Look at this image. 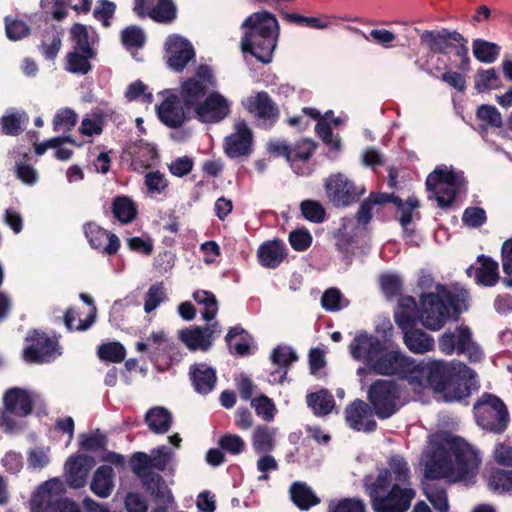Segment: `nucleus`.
<instances>
[{
  "mask_svg": "<svg viewBox=\"0 0 512 512\" xmlns=\"http://www.w3.org/2000/svg\"><path fill=\"white\" fill-rule=\"evenodd\" d=\"M70 33L73 41L72 50H80L85 53L94 51L90 45L89 33L86 26L77 23L71 28Z\"/></svg>",
  "mask_w": 512,
  "mask_h": 512,
  "instance_id": "obj_60",
  "label": "nucleus"
},
{
  "mask_svg": "<svg viewBox=\"0 0 512 512\" xmlns=\"http://www.w3.org/2000/svg\"><path fill=\"white\" fill-rule=\"evenodd\" d=\"M424 493L434 509L439 512L449 511L447 493L443 488L438 487L436 484H426L424 486Z\"/></svg>",
  "mask_w": 512,
  "mask_h": 512,
  "instance_id": "obj_53",
  "label": "nucleus"
},
{
  "mask_svg": "<svg viewBox=\"0 0 512 512\" xmlns=\"http://www.w3.org/2000/svg\"><path fill=\"white\" fill-rule=\"evenodd\" d=\"M160 94L164 97L162 103L157 107L160 121L170 128L182 126L187 120V116L178 95L172 90H164Z\"/></svg>",
  "mask_w": 512,
  "mask_h": 512,
  "instance_id": "obj_19",
  "label": "nucleus"
},
{
  "mask_svg": "<svg viewBox=\"0 0 512 512\" xmlns=\"http://www.w3.org/2000/svg\"><path fill=\"white\" fill-rule=\"evenodd\" d=\"M218 445L223 451L231 455L241 454L246 447L245 441L239 435L230 433L221 436Z\"/></svg>",
  "mask_w": 512,
  "mask_h": 512,
  "instance_id": "obj_63",
  "label": "nucleus"
},
{
  "mask_svg": "<svg viewBox=\"0 0 512 512\" xmlns=\"http://www.w3.org/2000/svg\"><path fill=\"white\" fill-rule=\"evenodd\" d=\"M391 473V485H404L408 482L410 471L407 462L401 456H393L389 461V469Z\"/></svg>",
  "mask_w": 512,
  "mask_h": 512,
  "instance_id": "obj_51",
  "label": "nucleus"
},
{
  "mask_svg": "<svg viewBox=\"0 0 512 512\" xmlns=\"http://www.w3.org/2000/svg\"><path fill=\"white\" fill-rule=\"evenodd\" d=\"M289 493L293 503L301 510H308L320 502L311 487L304 482H294Z\"/></svg>",
  "mask_w": 512,
  "mask_h": 512,
  "instance_id": "obj_38",
  "label": "nucleus"
},
{
  "mask_svg": "<svg viewBox=\"0 0 512 512\" xmlns=\"http://www.w3.org/2000/svg\"><path fill=\"white\" fill-rule=\"evenodd\" d=\"M474 85L478 92L496 89L500 85V78L494 68L479 70L475 76Z\"/></svg>",
  "mask_w": 512,
  "mask_h": 512,
  "instance_id": "obj_56",
  "label": "nucleus"
},
{
  "mask_svg": "<svg viewBox=\"0 0 512 512\" xmlns=\"http://www.w3.org/2000/svg\"><path fill=\"white\" fill-rule=\"evenodd\" d=\"M287 257V248L283 241L274 239L262 243L257 250V259L262 267L275 269Z\"/></svg>",
  "mask_w": 512,
  "mask_h": 512,
  "instance_id": "obj_27",
  "label": "nucleus"
},
{
  "mask_svg": "<svg viewBox=\"0 0 512 512\" xmlns=\"http://www.w3.org/2000/svg\"><path fill=\"white\" fill-rule=\"evenodd\" d=\"M384 345L377 336L361 330L350 342L349 352L354 360L363 362L367 368L371 369Z\"/></svg>",
  "mask_w": 512,
  "mask_h": 512,
  "instance_id": "obj_14",
  "label": "nucleus"
},
{
  "mask_svg": "<svg viewBox=\"0 0 512 512\" xmlns=\"http://www.w3.org/2000/svg\"><path fill=\"white\" fill-rule=\"evenodd\" d=\"M112 212L121 223H131L137 216V207L127 196H118L112 204Z\"/></svg>",
  "mask_w": 512,
  "mask_h": 512,
  "instance_id": "obj_46",
  "label": "nucleus"
},
{
  "mask_svg": "<svg viewBox=\"0 0 512 512\" xmlns=\"http://www.w3.org/2000/svg\"><path fill=\"white\" fill-rule=\"evenodd\" d=\"M477 424L484 430L502 433L508 426L510 417L504 402L492 394H484L474 404Z\"/></svg>",
  "mask_w": 512,
  "mask_h": 512,
  "instance_id": "obj_9",
  "label": "nucleus"
},
{
  "mask_svg": "<svg viewBox=\"0 0 512 512\" xmlns=\"http://www.w3.org/2000/svg\"><path fill=\"white\" fill-rule=\"evenodd\" d=\"M243 107L261 122L265 127L272 126L278 116L279 110L266 92H257L242 101Z\"/></svg>",
  "mask_w": 512,
  "mask_h": 512,
  "instance_id": "obj_15",
  "label": "nucleus"
},
{
  "mask_svg": "<svg viewBox=\"0 0 512 512\" xmlns=\"http://www.w3.org/2000/svg\"><path fill=\"white\" fill-rule=\"evenodd\" d=\"M193 299L202 307L201 315L205 321H211L218 312L216 296L206 290H198L193 293Z\"/></svg>",
  "mask_w": 512,
  "mask_h": 512,
  "instance_id": "obj_48",
  "label": "nucleus"
},
{
  "mask_svg": "<svg viewBox=\"0 0 512 512\" xmlns=\"http://www.w3.org/2000/svg\"><path fill=\"white\" fill-rule=\"evenodd\" d=\"M403 331L404 344L412 353L424 354L434 349L435 342L433 337L423 330L407 328Z\"/></svg>",
  "mask_w": 512,
  "mask_h": 512,
  "instance_id": "obj_33",
  "label": "nucleus"
},
{
  "mask_svg": "<svg viewBox=\"0 0 512 512\" xmlns=\"http://www.w3.org/2000/svg\"><path fill=\"white\" fill-rule=\"evenodd\" d=\"M113 469L110 466H100L93 475L90 489L100 498H107L113 490Z\"/></svg>",
  "mask_w": 512,
  "mask_h": 512,
  "instance_id": "obj_35",
  "label": "nucleus"
},
{
  "mask_svg": "<svg viewBox=\"0 0 512 512\" xmlns=\"http://www.w3.org/2000/svg\"><path fill=\"white\" fill-rule=\"evenodd\" d=\"M216 81L212 70L207 65H200L194 78L188 79L181 85L180 96L187 109H196L204 100L209 88L215 87Z\"/></svg>",
  "mask_w": 512,
  "mask_h": 512,
  "instance_id": "obj_12",
  "label": "nucleus"
},
{
  "mask_svg": "<svg viewBox=\"0 0 512 512\" xmlns=\"http://www.w3.org/2000/svg\"><path fill=\"white\" fill-rule=\"evenodd\" d=\"M349 300L344 297L337 288H329L321 297L323 309L329 312H337L349 306Z\"/></svg>",
  "mask_w": 512,
  "mask_h": 512,
  "instance_id": "obj_50",
  "label": "nucleus"
},
{
  "mask_svg": "<svg viewBox=\"0 0 512 512\" xmlns=\"http://www.w3.org/2000/svg\"><path fill=\"white\" fill-rule=\"evenodd\" d=\"M251 406L254 407L256 414L265 421H272L277 412L272 400L265 395L252 399Z\"/></svg>",
  "mask_w": 512,
  "mask_h": 512,
  "instance_id": "obj_61",
  "label": "nucleus"
},
{
  "mask_svg": "<svg viewBox=\"0 0 512 512\" xmlns=\"http://www.w3.org/2000/svg\"><path fill=\"white\" fill-rule=\"evenodd\" d=\"M221 334V326L218 322L204 327L194 326L179 332L180 340L191 351H207L212 346L215 335Z\"/></svg>",
  "mask_w": 512,
  "mask_h": 512,
  "instance_id": "obj_16",
  "label": "nucleus"
},
{
  "mask_svg": "<svg viewBox=\"0 0 512 512\" xmlns=\"http://www.w3.org/2000/svg\"><path fill=\"white\" fill-rule=\"evenodd\" d=\"M490 490L497 493L512 492V470H495L488 477Z\"/></svg>",
  "mask_w": 512,
  "mask_h": 512,
  "instance_id": "obj_52",
  "label": "nucleus"
},
{
  "mask_svg": "<svg viewBox=\"0 0 512 512\" xmlns=\"http://www.w3.org/2000/svg\"><path fill=\"white\" fill-rule=\"evenodd\" d=\"M95 465L93 457L88 455L71 456L65 464L66 481L70 487H84L87 476Z\"/></svg>",
  "mask_w": 512,
  "mask_h": 512,
  "instance_id": "obj_25",
  "label": "nucleus"
},
{
  "mask_svg": "<svg viewBox=\"0 0 512 512\" xmlns=\"http://www.w3.org/2000/svg\"><path fill=\"white\" fill-rule=\"evenodd\" d=\"M231 103L222 94H209L200 105L196 106L195 116L203 123H217L230 113Z\"/></svg>",
  "mask_w": 512,
  "mask_h": 512,
  "instance_id": "obj_17",
  "label": "nucleus"
},
{
  "mask_svg": "<svg viewBox=\"0 0 512 512\" xmlns=\"http://www.w3.org/2000/svg\"><path fill=\"white\" fill-rule=\"evenodd\" d=\"M56 485L57 481L50 480L39 487L31 500V512H55L56 504L60 500L52 493Z\"/></svg>",
  "mask_w": 512,
  "mask_h": 512,
  "instance_id": "obj_30",
  "label": "nucleus"
},
{
  "mask_svg": "<svg viewBox=\"0 0 512 512\" xmlns=\"http://www.w3.org/2000/svg\"><path fill=\"white\" fill-rule=\"evenodd\" d=\"M4 410L0 414V426L7 432H14L20 428L14 417L23 418L32 412L33 394L21 388L8 389L3 397Z\"/></svg>",
  "mask_w": 512,
  "mask_h": 512,
  "instance_id": "obj_10",
  "label": "nucleus"
},
{
  "mask_svg": "<svg viewBox=\"0 0 512 512\" xmlns=\"http://www.w3.org/2000/svg\"><path fill=\"white\" fill-rule=\"evenodd\" d=\"M166 299V292L163 283H155L150 286L144 303V311L151 313Z\"/></svg>",
  "mask_w": 512,
  "mask_h": 512,
  "instance_id": "obj_59",
  "label": "nucleus"
},
{
  "mask_svg": "<svg viewBox=\"0 0 512 512\" xmlns=\"http://www.w3.org/2000/svg\"><path fill=\"white\" fill-rule=\"evenodd\" d=\"M77 123V114L70 108L57 111L53 119V128L58 132H69Z\"/></svg>",
  "mask_w": 512,
  "mask_h": 512,
  "instance_id": "obj_57",
  "label": "nucleus"
},
{
  "mask_svg": "<svg viewBox=\"0 0 512 512\" xmlns=\"http://www.w3.org/2000/svg\"><path fill=\"white\" fill-rule=\"evenodd\" d=\"M367 398L380 419L391 417L405 403L403 387L393 380L378 379L373 382Z\"/></svg>",
  "mask_w": 512,
  "mask_h": 512,
  "instance_id": "obj_8",
  "label": "nucleus"
},
{
  "mask_svg": "<svg viewBox=\"0 0 512 512\" xmlns=\"http://www.w3.org/2000/svg\"><path fill=\"white\" fill-rule=\"evenodd\" d=\"M151 455H148L144 452H136L133 454L131 458V468L132 471L140 478L143 479V484L147 487L145 484V481H152V477H157V474L149 473L145 475V471L149 468H151ZM158 477H160L158 475Z\"/></svg>",
  "mask_w": 512,
  "mask_h": 512,
  "instance_id": "obj_54",
  "label": "nucleus"
},
{
  "mask_svg": "<svg viewBox=\"0 0 512 512\" xmlns=\"http://www.w3.org/2000/svg\"><path fill=\"white\" fill-rule=\"evenodd\" d=\"M325 190L329 201L336 207H347L365 193L363 186L357 187L342 173L330 175L325 181Z\"/></svg>",
  "mask_w": 512,
  "mask_h": 512,
  "instance_id": "obj_13",
  "label": "nucleus"
},
{
  "mask_svg": "<svg viewBox=\"0 0 512 512\" xmlns=\"http://www.w3.org/2000/svg\"><path fill=\"white\" fill-rule=\"evenodd\" d=\"M144 183L147 189V194L151 197L161 195L168 186L165 176L159 171L147 173L144 177Z\"/></svg>",
  "mask_w": 512,
  "mask_h": 512,
  "instance_id": "obj_58",
  "label": "nucleus"
},
{
  "mask_svg": "<svg viewBox=\"0 0 512 512\" xmlns=\"http://www.w3.org/2000/svg\"><path fill=\"white\" fill-rule=\"evenodd\" d=\"M480 266L475 268V280L487 287L494 286L499 280L498 263L490 258L481 256Z\"/></svg>",
  "mask_w": 512,
  "mask_h": 512,
  "instance_id": "obj_42",
  "label": "nucleus"
},
{
  "mask_svg": "<svg viewBox=\"0 0 512 512\" xmlns=\"http://www.w3.org/2000/svg\"><path fill=\"white\" fill-rule=\"evenodd\" d=\"M125 98L131 102L141 100L144 103H152L153 95L147 91V86L140 80L134 81L128 85L125 91Z\"/></svg>",
  "mask_w": 512,
  "mask_h": 512,
  "instance_id": "obj_62",
  "label": "nucleus"
},
{
  "mask_svg": "<svg viewBox=\"0 0 512 512\" xmlns=\"http://www.w3.org/2000/svg\"><path fill=\"white\" fill-rule=\"evenodd\" d=\"M168 66L177 72H181L195 57L192 44L178 35H170L165 43Z\"/></svg>",
  "mask_w": 512,
  "mask_h": 512,
  "instance_id": "obj_18",
  "label": "nucleus"
},
{
  "mask_svg": "<svg viewBox=\"0 0 512 512\" xmlns=\"http://www.w3.org/2000/svg\"><path fill=\"white\" fill-rule=\"evenodd\" d=\"M127 153L131 157V167L135 171H142L149 168L157 158L155 147L142 141L128 146Z\"/></svg>",
  "mask_w": 512,
  "mask_h": 512,
  "instance_id": "obj_29",
  "label": "nucleus"
},
{
  "mask_svg": "<svg viewBox=\"0 0 512 512\" xmlns=\"http://www.w3.org/2000/svg\"><path fill=\"white\" fill-rule=\"evenodd\" d=\"M417 317H419V309L415 299L411 296L401 297L394 314L396 324L405 330L415 322Z\"/></svg>",
  "mask_w": 512,
  "mask_h": 512,
  "instance_id": "obj_34",
  "label": "nucleus"
},
{
  "mask_svg": "<svg viewBox=\"0 0 512 512\" xmlns=\"http://www.w3.org/2000/svg\"><path fill=\"white\" fill-rule=\"evenodd\" d=\"M474 57L482 63H493L500 54V46L483 39H475L472 44Z\"/></svg>",
  "mask_w": 512,
  "mask_h": 512,
  "instance_id": "obj_47",
  "label": "nucleus"
},
{
  "mask_svg": "<svg viewBox=\"0 0 512 512\" xmlns=\"http://www.w3.org/2000/svg\"><path fill=\"white\" fill-rule=\"evenodd\" d=\"M15 162V173L18 179L27 185H33L38 180L36 169L28 163L29 151L21 147L15 148L11 152Z\"/></svg>",
  "mask_w": 512,
  "mask_h": 512,
  "instance_id": "obj_31",
  "label": "nucleus"
},
{
  "mask_svg": "<svg viewBox=\"0 0 512 512\" xmlns=\"http://www.w3.org/2000/svg\"><path fill=\"white\" fill-rule=\"evenodd\" d=\"M370 370L378 375L406 380L416 393L430 387L445 402L461 401L476 387L475 372L462 362L435 360L425 364L406 355L400 348L386 345Z\"/></svg>",
  "mask_w": 512,
  "mask_h": 512,
  "instance_id": "obj_1",
  "label": "nucleus"
},
{
  "mask_svg": "<svg viewBox=\"0 0 512 512\" xmlns=\"http://www.w3.org/2000/svg\"><path fill=\"white\" fill-rule=\"evenodd\" d=\"M173 422L171 412L162 406L150 408L145 414V423L154 434L167 433Z\"/></svg>",
  "mask_w": 512,
  "mask_h": 512,
  "instance_id": "obj_32",
  "label": "nucleus"
},
{
  "mask_svg": "<svg viewBox=\"0 0 512 512\" xmlns=\"http://www.w3.org/2000/svg\"><path fill=\"white\" fill-rule=\"evenodd\" d=\"M29 122L25 111L10 109L1 117L2 132L5 135L17 136L22 133Z\"/></svg>",
  "mask_w": 512,
  "mask_h": 512,
  "instance_id": "obj_37",
  "label": "nucleus"
},
{
  "mask_svg": "<svg viewBox=\"0 0 512 512\" xmlns=\"http://www.w3.org/2000/svg\"><path fill=\"white\" fill-rule=\"evenodd\" d=\"M134 12L160 23H169L176 18V7L172 0H135Z\"/></svg>",
  "mask_w": 512,
  "mask_h": 512,
  "instance_id": "obj_20",
  "label": "nucleus"
},
{
  "mask_svg": "<svg viewBox=\"0 0 512 512\" xmlns=\"http://www.w3.org/2000/svg\"><path fill=\"white\" fill-rule=\"evenodd\" d=\"M347 30L350 32L360 35L363 37L366 41H373L384 48H391L393 47V42L396 40V35L387 29H373L370 31L369 35H367L364 31H362L359 28L353 27V26H347Z\"/></svg>",
  "mask_w": 512,
  "mask_h": 512,
  "instance_id": "obj_49",
  "label": "nucleus"
},
{
  "mask_svg": "<svg viewBox=\"0 0 512 512\" xmlns=\"http://www.w3.org/2000/svg\"><path fill=\"white\" fill-rule=\"evenodd\" d=\"M94 56V51L85 53L80 50H72L66 55L65 69L72 74L85 75L92 68L89 60L94 58Z\"/></svg>",
  "mask_w": 512,
  "mask_h": 512,
  "instance_id": "obj_41",
  "label": "nucleus"
},
{
  "mask_svg": "<svg viewBox=\"0 0 512 512\" xmlns=\"http://www.w3.org/2000/svg\"><path fill=\"white\" fill-rule=\"evenodd\" d=\"M426 479H445L449 483L475 482L481 459L464 439L448 433L434 435L425 451Z\"/></svg>",
  "mask_w": 512,
  "mask_h": 512,
  "instance_id": "obj_2",
  "label": "nucleus"
},
{
  "mask_svg": "<svg viewBox=\"0 0 512 512\" xmlns=\"http://www.w3.org/2000/svg\"><path fill=\"white\" fill-rule=\"evenodd\" d=\"M306 401L307 405L317 416L329 414L335 406L334 398L327 390H320L319 392L308 394Z\"/></svg>",
  "mask_w": 512,
  "mask_h": 512,
  "instance_id": "obj_44",
  "label": "nucleus"
},
{
  "mask_svg": "<svg viewBox=\"0 0 512 512\" xmlns=\"http://www.w3.org/2000/svg\"><path fill=\"white\" fill-rule=\"evenodd\" d=\"M271 359L274 364L284 368V370L272 372L270 382L282 383L287 374V367L297 360V355L289 346H278L273 350Z\"/></svg>",
  "mask_w": 512,
  "mask_h": 512,
  "instance_id": "obj_36",
  "label": "nucleus"
},
{
  "mask_svg": "<svg viewBox=\"0 0 512 512\" xmlns=\"http://www.w3.org/2000/svg\"><path fill=\"white\" fill-rule=\"evenodd\" d=\"M364 486L375 512H406L415 497L413 489L391 485V473L387 470H381L375 480L366 476Z\"/></svg>",
  "mask_w": 512,
  "mask_h": 512,
  "instance_id": "obj_5",
  "label": "nucleus"
},
{
  "mask_svg": "<svg viewBox=\"0 0 512 512\" xmlns=\"http://www.w3.org/2000/svg\"><path fill=\"white\" fill-rule=\"evenodd\" d=\"M190 379L197 393L206 395L216 385V371L205 363L194 364L189 370Z\"/></svg>",
  "mask_w": 512,
  "mask_h": 512,
  "instance_id": "obj_28",
  "label": "nucleus"
},
{
  "mask_svg": "<svg viewBox=\"0 0 512 512\" xmlns=\"http://www.w3.org/2000/svg\"><path fill=\"white\" fill-rule=\"evenodd\" d=\"M277 429L266 425L257 426L252 435V446L257 454L270 453L275 447Z\"/></svg>",
  "mask_w": 512,
  "mask_h": 512,
  "instance_id": "obj_39",
  "label": "nucleus"
},
{
  "mask_svg": "<svg viewBox=\"0 0 512 512\" xmlns=\"http://www.w3.org/2000/svg\"><path fill=\"white\" fill-rule=\"evenodd\" d=\"M374 205L383 203H393L401 212L400 224L406 229L413 221L414 216L418 213L414 211L419 207L418 199L412 195L403 201L400 197L388 193H371L368 197Z\"/></svg>",
  "mask_w": 512,
  "mask_h": 512,
  "instance_id": "obj_24",
  "label": "nucleus"
},
{
  "mask_svg": "<svg viewBox=\"0 0 512 512\" xmlns=\"http://www.w3.org/2000/svg\"><path fill=\"white\" fill-rule=\"evenodd\" d=\"M253 135L244 121L235 124L234 133L225 138L224 151L230 158L248 156L252 152Z\"/></svg>",
  "mask_w": 512,
  "mask_h": 512,
  "instance_id": "obj_21",
  "label": "nucleus"
},
{
  "mask_svg": "<svg viewBox=\"0 0 512 512\" xmlns=\"http://www.w3.org/2000/svg\"><path fill=\"white\" fill-rule=\"evenodd\" d=\"M315 150V144L311 140L308 139H302L298 141L293 147H292V161L289 162L291 168L297 173L298 175H305L308 173V169H302L298 167V163L307 162L310 157L312 156L313 152Z\"/></svg>",
  "mask_w": 512,
  "mask_h": 512,
  "instance_id": "obj_43",
  "label": "nucleus"
},
{
  "mask_svg": "<svg viewBox=\"0 0 512 512\" xmlns=\"http://www.w3.org/2000/svg\"><path fill=\"white\" fill-rule=\"evenodd\" d=\"M60 349L57 339L36 333L34 343L26 347L23 354L28 362L44 363L50 362L61 355Z\"/></svg>",
  "mask_w": 512,
  "mask_h": 512,
  "instance_id": "obj_22",
  "label": "nucleus"
},
{
  "mask_svg": "<svg viewBox=\"0 0 512 512\" xmlns=\"http://www.w3.org/2000/svg\"><path fill=\"white\" fill-rule=\"evenodd\" d=\"M226 342L231 353L239 356L249 354L251 337L242 327L231 328L226 335Z\"/></svg>",
  "mask_w": 512,
  "mask_h": 512,
  "instance_id": "obj_40",
  "label": "nucleus"
},
{
  "mask_svg": "<svg viewBox=\"0 0 512 512\" xmlns=\"http://www.w3.org/2000/svg\"><path fill=\"white\" fill-rule=\"evenodd\" d=\"M468 292L462 288L436 285L435 292L420 297L419 319L430 330H439L450 318V310L459 314L467 310Z\"/></svg>",
  "mask_w": 512,
  "mask_h": 512,
  "instance_id": "obj_3",
  "label": "nucleus"
},
{
  "mask_svg": "<svg viewBox=\"0 0 512 512\" xmlns=\"http://www.w3.org/2000/svg\"><path fill=\"white\" fill-rule=\"evenodd\" d=\"M242 28L245 29L242 51L249 52L263 64L270 63L279 35L276 17L266 11L256 12L243 22Z\"/></svg>",
  "mask_w": 512,
  "mask_h": 512,
  "instance_id": "obj_4",
  "label": "nucleus"
},
{
  "mask_svg": "<svg viewBox=\"0 0 512 512\" xmlns=\"http://www.w3.org/2000/svg\"><path fill=\"white\" fill-rule=\"evenodd\" d=\"M84 234L90 246L104 254L114 255L120 248L118 236L108 232L96 223L89 222L85 224Z\"/></svg>",
  "mask_w": 512,
  "mask_h": 512,
  "instance_id": "obj_23",
  "label": "nucleus"
},
{
  "mask_svg": "<svg viewBox=\"0 0 512 512\" xmlns=\"http://www.w3.org/2000/svg\"><path fill=\"white\" fill-rule=\"evenodd\" d=\"M466 180L462 171L444 164L436 168L426 178L428 198L434 199L438 207H450L456 196L466 188Z\"/></svg>",
  "mask_w": 512,
  "mask_h": 512,
  "instance_id": "obj_6",
  "label": "nucleus"
},
{
  "mask_svg": "<svg viewBox=\"0 0 512 512\" xmlns=\"http://www.w3.org/2000/svg\"><path fill=\"white\" fill-rule=\"evenodd\" d=\"M345 419L350 428L356 431L371 432L376 428L368 404L357 399L345 409Z\"/></svg>",
  "mask_w": 512,
  "mask_h": 512,
  "instance_id": "obj_26",
  "label": "nucleus"
},
{
  "mask_svg": "<svg viewBox=\"0 0 512 512\" xmlns=\"http://www.w3.org/2000/svg\"><path fill=\"white\" fill-rule=\"evenodd\" d=\"M62 45V33L55 26L49 27L42 35L40 49L46 59L54 60Z\"/></svg>",
  "mask_w": 512,
  "mask_h": 512,
  "instance_id": "obj_45",
  "label": "nucleus"
},
{
  "mask_svg": "<svg viewBox=\"0 0 512 512\" xmlns=\"http://www.w3.org/2000/svg\"><path fill=\"white\" fill-rule=\"evenodd\" d=\"M420 43L433 53L447 54L454 51L455 56L460 59L457 68L462 71L470 69L467 40L459 32L448 29L425 30L420 34Z\"/></svg>",
  "mask_w": 512,
  "mask_h": 512,
  "instance_id": "obj_7",
  "label": "nucleus"
},
{
  "mask_svg": "<svg viewBox=\"0 0 512 512\" xmlns=\"http://www.w3.org/2000/svg\"><path fill=\"white\" fill-rule=\"evenodd\" d=\"M97 355L103 361L120 363L126 356V349L119 342H109L99 346Z\"/></svg>",
  "mask_w": 512,
  "mask_h": 512,
  "instance_id": "obj_55",
  "label": "nucleus"
},
{
  "mask_svg": "<svg viewBox=\"0 0 512 512\" xmlns=\"http://www.w3.org/2000/svg\"><path fill=\"white\" fill-rule=\"evenodd\" d=\"M439 349L445 355L465 354L472 362L483 357L481 348L472 340L471 330L467 326H458L454 331L444 332L438 341Z\"/></svg>",
  "mask_w": 512,
  "mask_h": 512,
  "instance_id": "obj_11",
  "label": "nucleus"
},
{
  "mask_svg": "<svg viewBox=\"0 0 512 512\" xmlns=\"http://www.w3.org/2000/svg\"><path fill=\"white\" fill-rule=\"evenodd\" d=\"M329 512H366L363 501L355 498H347L341 501H331Z\"/></svg>",
  "mask_w": 512,
  "mask_h": 512,
  "instance_id": "obj_64",
  "label": "nucleus"
}]
</instances>
